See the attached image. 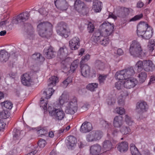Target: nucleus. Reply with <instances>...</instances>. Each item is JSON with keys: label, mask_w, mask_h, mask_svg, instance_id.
Masks as SVG:
<instances>
[{"label": "nucleus", "mask_w": 155, "mask_h": 155, "mask_svg": "<svg viewBox=\"0 0 155 155\" xmlns=\"http://www.w3.org/2000/svg\"><path fill=\"white\" fill-rule=\"evenodd\" d=\"M108 36L104 35L99 43L101 44L104 45H106L108 44L110 40L109 38L107 37Z\"/></svg>", "instance_id": "45"}, {"label": "nucleus", "mask_w": 155, "mask_h": 155, "mask_svg": "<svg viewBox=\"0 0 155 155\" xmlns=\"http://www.w3.org/2000/svg\"><path fill=\"white\" fill-rule=\"evenodd\" d=\"M46 142L45 140L42 139H40L38 143V146L41 148L44 147L46 144Z\"/></svg>", "instance_id": "54"}, {"label": "nucleus", "mask_w": 155, "mask_h": 155, "mask_svg": "<svg viewBox=\"0 0 155 155\" xmlns=\"http://www.w3.org/2000/svg\"><path fill=\"white\" fill-rule=\"evenodd\" d=\"M149 26L148 24L144 22H141L137 26V33L138 35L141 36L147 30Z\"/></svg>", "instance_id": "14"}, {"label": "nucleus", "mask_w": 155, "mask_h": 155, "mask_svg": "<svg viewBox=\"0 0 155 155\" xmlns=\"http://www.w3.org/2000/svg\"><path fill=\"white\" fill-rule=\"evenodd\" d=\"M2 106H4L6 109H11L12 107V104L10 101H6L1 103Z\"/></svg>", "instance_id": "43"}, {"label": "nucleus", "mask_w": 155, "mask_h": 155, "mask_svg": "<svg viewBox=\"0 0 155 155\" xmlns=\"http://www.w3.org/2000/svg\"><path fill=\"white\" fill-rule=\"evenodd\" d=\"M117 148L118 150L121 153H124L128 150V145L127 142H122L117 144Z\"/></svg>", "instance_id": "26"}, {"label": "nucleus", "mask_w": 155, "mask_h": 155, "mask_svg": "<svg viewBox=\"0 0 155 155\" xmlns=\"http://www.w3.org/2000/svg\"><path fill=\"white\" fill-rule=\"evenodd\" d=\"M68 51L67 48L65 47L61 48L59 49L58 55L62 61H65L68 54Z\"/></svg>", "instance_id": "22"}, {"label": "nucleus", "mask_w": 155, "mask_h": 155, "mask_svg": "<svg viewBox=\"0 0 155 155\" xmlns=\"http://www.w3.org/2000/svg\"><path fill=\"white\" fill-rule=\"evenodd\" d=\"M136 111L139 114H142L146 112L148 108V105L145 102H138L137 104Z\"/></svg>", "instance_id": "16"}, {"label": "nucleus", "mask_w": 155, "mask_h": 155, "mask_svg": "<svg viewBox=\"0 0 155 155\" xmlns=\"http://www.w3.org/2000/svg\"><path fill=\"white\" fill-rule=\"evenodd\" d=\"M95 67L99 70H103L105 68L104 63L100 60H97L95 63Z\"/></svg>", "instance_id": "36"}, {"label": "nucleus", "mask_w": 155, "mask_h": 155, "mask_svg": "<svg viewBox=\"0 0 155 155\" xmlns=\"http://www.w3.org/2000/svg\"><path fill=\"white\" fill-rule=\"evenodd\" d=\"M124 81H119L115 83V86L117 89L119 90L124 87Z\"/></svg>", "instance_id": "51"}, {"label": "nucleus", "mask_w": 155, "mask_h": 155, "mask_svg": "<svg viewBox=\"0 0 155 155\" xmlns=\"http://www.w3.org/2000/svg\"><path fill=\"white\" fill-rule=\"evenodd\" d=\"M129 52L131 55L134 57L143 56L145 54L143 52L140 43L137 41H133L130 45Z\"/></svg>", "instance_id": "3"}, {"label": "nucleus", "mask_w": 155, "mask_h": 155, "mask_svg": "<svg viewBox=\"0 0 155 155\" xmlns=\"http://www.w3.org/2000/svg\"><path fill=\"white\" fill-rule=\"evenodd\" d=\"M124 81V87L127 89H130L134 87L137 84V81L135 78L130 77L125 79Z\"/></svg>", "instance_id": "12"}, {"label": "nucleus", "mask_w": 155, "mask_h": 155, "mask_svg": "<svg viewBox=\"0 0 155 155\" xmlns=\"http://www.w3.org/2000/svg\"><path fill=\"white\" fill-rule=\"evenodd\" d=\"M32 58L34 60L39 62H43L45 60V58L43 57L39 53H35L32 56Z\"/></svg>", "instance_id": "33"}, {"label": "nucleus", "mask_w": 155, "mask_h": 155, "mask_svg": "<svg viewBox=\"0 0 155 155\" xmlns=\"http://www.w3.org/2000/svg\"><path fill=\"white\" fill-rule=\"evenodd\" d=\"M92 128V125L90 123L85 122L81 126L80 130L82 133H86L90 131Z\"/></svg>", "instance_id": "21"}, {"label": "nucleus", "mask_w": 155, "mask_h": 155, "mask_svg": "<svg viewBox=\"0 0 155 155\" xmlns=\"http://www.w3.org/2000/svg\"><path fill=\"white\" fill-rule=\"evenodd\" d=\"M75 10L79 13L83 14L86 13L87 8L84 3L81 0H76L74 4Z\"/></svg>", "instance_id": "10"}, {"label": "nucleus", "mask_w": 155, "mask_h": 155, "mask_svg": "<svg viewBox=\"0 0 155 155\" xmlns=\"http://www.w3.org/2000/svg\"><path fill=\"white\" fill-rule=\"evenodd\" d=\"M9 54L5 50H2L0 52V61L6 62L8 59Z\"/></svg>", "instance_id": "31"}, {"label": "nucleus", "mask_w": 155, "mask_h": 155, "mask_svg": "<svg viewBox=\"0 0 155 155\" xmlns=\"http://www.w3.org/2000/svg\"><path fill=\"white\" fill-rule=\"evenodd\" d=\"M113 144L109 140L104 141L103 144L102 150L104 152L110 150L113 147Z\"/></svg>", "instance_id": "28"}, {"label": "nucleus", "mask_w": 155, "mask_h": 155, "mask_svg": "<svg viewBox=\"0 0 155 155\" xmlns=\"http://www.w3.org/2000/svg\"><path fill=\"white\" fill-rule=\"evenodd\" d=\"M128 94L126 91L122 92L118 98V103L120 105H123L124 104V97L127 96Z\"/></svg>", "instance_id": "35"}, {"label": "nucleus", "mask_w": 155, "mask_h": 155, "mask_svg": "<svg viewBox=\"0 0 155 155\" xmlns=\"http://www.w3.org/2000/svg\"><path fill=\"white\" fill-rule=\"evenodd\" d=\"M52 114V116L55 120H60L64 119L65 116L64 111L61 108H56Z\"/></svg>", "instance_id": "13"}, {"label": "nucleus", "mask_w": 155, "mask_h": 155, "mask_svg": "<svg viewBox=\"0 0 155 155\" xmlns=\"http://www.w3.org/2000/svg\"><path fill=\"white\" fill-rule=\"evenodd\" d=\"M52 25L47 22H41L37 26V30L41 37H45L51 34Z\"/></svg>", "instance_id": "2"}, {"label": "nucleus", "mask_w": 155, "mask_h": 155, "mask_svg": "<svg viewBox=\"0 0 155 155\" xmlns=\"http://www.w3.org/2000/svg\"><path fill=\"white\" fill-rule=\"evenodd\" d=\"M135 68L138 72L143 69L146 71H152L154 70L155 66L150 60L139 61L135 65Z\"/></svg>", "instance_id": "1"}, {"label": "nucleus", "mask_w": 155, "mask_h": 155, "mask_svg": "<svg viewBox=\"0 0 155 155\" xmlns=\"http://www.w3.org/2000/svg\"><path fill=\"white\" fill-rule=\"evenodd\" d=\"M104 36V35L103 34L101 31V30H98L95 31L92 36L91 39L95 43H99Z\"/></svg>", "instance_id": "18"}, {"label": "nucleus", "mask_w": 155, "mask_h": 155, "mask_svg": "<svg viewBox=\"0 0 155 155\" xmlns=\"http://www.w3.org/2000/svg\"><path fill=\"white\" fill-rule=\"evenodd\" d=\"M49 88L46 91H44L41 98L40 101L41 102V106L43 107V109L45 110H47V101L46 100V102L44 103V101H45V99H47L50 98L54 91L52 87H49Z\"/></svg>", "instance_id": "8"}, {"label": "nucleus", "mask_w": 155, "mask_h": 155, "mask_svg": "<svg viewBox=\"0 0 155 155\" xmlns=\"http://www.w3.org/2000/svg\"><path fill=\"white\" fill-rule=\"evenodd\" d=\"M21 131L17 129H15L13 131V137L15 140H18L20 138V133Z\"/></svg>", "instance_id": "39"}, {"label": "nucleus", "mask_w": 155, "mask_h": 155, "mask_svg": "<svg viewBox=\"0 0 155 155\" xmlns=\"http://www.w3.org/2000/svg\"><path fill=\"white\" fill-rule=\"evenodd\" d=\"M98 86V84L96 83H91L88 84L87 86V88L91 91H94Z\"/></svg>", "instance_id": "40"}, {"label": "nucleus", "mask_w": 155, "mask_h": 155, "mask_svg": "<svg viewBox=\"0 0 155 155\" xmlns=\"http://www.w3.org/2000/svg\"><path fill=\"white\" fill-rule=\"evenodd\" d=\"M56 31L59 35L65 38L68 37L69 34L67 24L63 22H60L57 24Z\"/></svg>", "instance_id": "7"}, {"label": "nucleus", "mask_w": 155, "mask_h": 155, "mask_svg": "<svg viewBox=\"0 0 155 155\" xmlns=\"http://www.w3.org/2000/svg\"><path fill=\"white\" fill-rule=\"evenodd\" d=\"M58 82V78L55 76H52L49 78L48 81V85L49 87H53L55 85L56 83Z\"/></svg>", "instance_id": "32"}, {"label": "nucleus", "mask_w": 155, "mask_h": 155, "mask_svg": "<svg viewBox=\"0 0 155 155\" xmlns=\"http://www.w3.org/2000/svg\"><path fill=\"white\" fill-rule=\"evenodd\" d=\"M153 31L151 27H149L147 28V30L143 33L142 35L141 36L142 38L146 39H148L152 36Z\"/></svg>", "instance_id": "29"}, {"label": "nucleus", "mask_w": 155, "mask_h": 155, "mask_svg": "<svg viewBox=\"0 0 155 155\" xmlns=\"http://www.w3.org/2000/svg\"><path fill=\"white\" fill-rule=\"evenodd\" d=\"M130 150L132 155H134L137 153H140L137 149L134 144H131L130 145Z\"/></svg>", "instance_id": "46"}, {"label": "nucleus", "mask_w": 155, "mask_h": 155, "mask_svg": "<svg viewBox=\"0 0 155 155\" xmlns=\"http://www.w3.org/2000/svg\"><path fill=\"white\" fill-rule=\"evenodd\" d=\"M68 4L65 0L63 2L62 4L61 5L59 8L61 10H66L68 8Z\"/></svg>", "instance_id": "49"}, {"label": "nucleus", "mask_w": 155, "mask_h": 155, "mask_svg": "<svg viewBox=\"0 0 155 155\" xmlns=\"http://www.w3.org/2000/svg\"><path fill=\"white\" fill-rule=\"evenodd\" d=\"M101 147L99 145L96 144L90 147V152L93 155H97L101 153Z\"/></svg>", "instance_id": "19"}, {"label": "nucleus", "mask_w": 155, "mask_h": 155, "mask_svg": "<svg viewBox=\"0 0 155 155\" xmlns=\"http://www.w3.org/2000/svg\"><path fill=\"white\" fill-rule=\"evenodd\" d=\"M37 132L38 134V136L41 137L42 136L45 135L47 133V131L46 129L42 128L38 130Z\"/></svg>", "instance_id": "50"}, {"label": "nucleus", "mask_w": 155, "mask_h": 155, "mask_svg": "<svg viewBox=\"0 0 155 155\" xmlns=\"http://www.w3.org/2000/svg\"><path fill=\"white\" fill-rule=\"evenodd\" d=\"M29 12H30L26 11L18 15L16 19L13 20V22L17 24L19 22L26 21L30 17Z\"/></svg>", "instance_id": "11"}, {"label": "nucleus", "mask_w": 155, "mask_h": 155, "mask_svg": "<svg viewBox=\"0 0 155 155\" xmlns=\"http://www.w3.org/2000/svg\"><path fill=\"white\" fill-rule=\"evenodd\" d=\"M65 0H55L54 1L55 5L57 8H59L63 2Z\"/></svg>", "instance_id": "56"}, {"label": "nucleus", "mask_w": 155, "mask_h": 155, "mask_svg": "<svg viewBox=\"0 0 155 155\" xmlns=\"http://www.w3.org/2000/svg\"><path fill=\"white\" fill-rule=\"evenodd\" d=\"M69 46L71 50L78 49L80 46L79 39L77 37L73 38L69 41Z\"/></svg>", "instance_id": "15"}, {"label": "nucleus", "mask_w": 155, "mask_h": 155, "mask_svg": "<svg viewBox=\"0 0 155 155\" xmlns=\"http://www.w3.org/2000/svg\"><path fill=\"white\" fill-rule=\"evenodd\" d=\"M77 102L76 98L66 102L65 104V111L68 114H73L77 111Z\"/></svg>", "instance_id": "5"}, {"label": "nucleus", "mask_w": 155, "mask_h": 155, "mask_svg": "<svg viewBox=\"0 0 155 155\" xmlns=\"http://www.w3.org/2000/svg\"><path fill=\"white\" fill-rule=\"evenodd\" d=\"M115 111L117 114L120 115H122L124 114L125 112L124 108L122 107L117 108L115 109Z\"/></svg>", "instance_id": "53"}, {"label": "nucleus", "mask_w": 155, "mask_h": 155, "mask_svg": "<svg viewBox=\"0 0 155 155\" xmlns=\"http://www.w3.org/2000/svg\"><path fill=\"white\" fill-rule=\"evenodd\" d=\"M135 72L132 67L117 71L115 74V77L116 79L122 80L126 79L133 75Z\"/></svg>", "instance_id": "4"}, {"label": "nucleus", "mask_w": 155, "mask_h": 155, "mask_svg": "<svg viewBox=\"0 0 155 155\" xmlns=\"http://www.w3.org/2000/svg\"><path fill=\"white\" fill-rule=\"evenodd\" d=\"M90 58V55L88 54H87L85 56L82 57L81 62L82 63L86 62Z\"/></svg>", "instance_id": "59"}, {"label": "nucleus", "mask_w": 155, "mask_h": 155, "mask_svg": "<svg viewBox=\"0 0 155 155\" xmlns=\"http://www.w3.org/2000/svg\"><path fill=\"white\" fill-rule=\"evenodd\" d=\"M102 135V133L100 131H92L86 135V140L88 142L96 141L101 139Z\"/></svg>", "instance_id": "9"}, {"label": "nucleus", "mask_w": 155, "mask_h": 155, "mask_svg": "<svg viewBox=\"0 0 155 155\" xmlns=\"http://www.w3.org/2000/svg\"><path fill=\"white\" fill-rule=\"evenodd\" d=\"M155 82V77L154 76H151L150 79V81L148 83V84H150L153 83Z\"/></svg>", "instance_id": "62"}, {"label": "nucleus", "mask_w": 155, "mask_h": 155, "mask_svg": "<svg viewBox=\"0 0 155 155\" xmlns=\"http://www.w3.org/2000/svg\"><path fill=\"white\" fill-rule=\"evenodd\" d=\"M93 9L95 12H101L102 9V2L97 0H94L93 3Z\"/></svg>", "instance_id": "27"}, {"label": "nucleus", "mask_w": 155, "mask_h": 155, "mask_svg": "<svg viewBox=\"0 0 155 155\" xmlns=\"http://www.w3.org/2000/svg\"><path fill=\"white\" fill-rule=\"evenodd\" d=\"M107 102L108 105H111L113 104L115 102V101L114 99L111 98L107 100Z\"/></svg>", "instance_id": "63"}, {"label": "nucleus", "mask_w": 155, "mask_h": 155, "mask_svg": "<svg viewBox=\"0 0 155 155\" xmlns=\"http://www.w3.org/2000/svg\"><path fill=\"white\" fill-rule=\"evenodd\" d=\"M155 41L153 40H150L149 41L148 46L150 50L151 51H152L154 49V47L155 45Z\"/></svg>", "instance_id": "48"}, {"label": "nucleus", "mask_w": 155, "mask_h": 155, "mask_svg": "<svg viewBox=\"0 0 155 155\" xmlns=\"http://www.w3.org/2000/svg\"><path fill=\"white\" fill-rule=\"evenodd\" d=\"M114 25L108 21L104 22L100 26V29L105 36H109L113 32Z\"/></svg>", "instance_id": "6"}, {"label": "nucleus", "mask_w": 155, "mask_h": 155, "mask_svg": "<svg viewBox=\"0 0 155 155\" xmlns=\"http://www.w3.org/2000/svg\"><path fill=\"white\" fill-rule=\"evenodd\" d=\"M123 121L122 117L120 116H116L114 119L113 125L116 128H120L123 125Z\"/></svg>", "instance_id": "25"}, {"label": "nucleus", "mask_w": 155, "mask_h": 155, "mask_svg": "<svg viewBox=\"0 0 155 155\" xmlns=\"http://www.w3.org/2000/svg\"><path fill=\"white\" fill-rule=\"evenodd\" d=\"M147 76L146 73L144 71L140 73L138 76L139 81L140 83H143L145 81Z\"/></svg>", "instance_id": "38"}, {"label": "nucleus", "mask_w": 155, "mask_h": 155, "mask_svg": "<svg viewBox=\"0 0 155 155\" xmlns=\"http://www.w3.org/2000/svg\"><path fill=\"white\" fill-rule=\"evenodd\" d=\"M21 80L22 83L27 86L30 85L32 82L30 76L27 73H25L21 76Z\"/></svg>", "instance_id": "17"}, {"label": "nucleus", "mask_w": 155, "mask_h": 155, "mask_svg": "<svg viewBox=\"0 0 155 155\" xmlns=\"http://www.w3.org/2000/svg\"><path fill=\"white\" fill-rule=\"evenodd\" d=\"M78 63L77 61H74L71 64L70 67V72H74L78 67Z\"/></svg>", "instance_id": "44"}, {"label": "nucleus", "mask_w": 155, "mask_h": 155, "mask_svg": "<svg viewBox=\"0 0 155 155\" xmlns=\"http://www.w3.org/2000/svg\"><path fill=\"white\" fill-rule=\"evenodd\" d=\"M101 123L103 124V126L106 128L108 129L107 130V135H110V128L112 127L111 124L110 123L105 120H102L101 121Z\"/></svg>", "instance_id": "37"}, {"label": "nucleus", "mask_w": 155, "mask_h": 155, "mask_svg": "<svg viewBox=\"0 0 155 155\" xmlns=\"http://www.w3.org/2000/svg\"><path fill=\"white\" fill-rule=\"evenodd\" d=\"M129 12V9L128 8L119 7L117 15L119 17L124 18L128 15Z\"/></svg>", "instance_id": "20"}, {"label": "nucleus", "mask_w": 155, "mask_h": 155, "mask_svg": "<svg viewBox=\"0 0 155 155\" xmlns=\"http://www.w3.org/2000/svg\"><path fill=\"white\" fill-rule=\"evenodd\" d=\"M10 113L7 110H3L0 113V117L3 119H6L10 116Z\"/></svg>", "instance_id": "42"}, {"label": "nucleus", "mask_w": 155, "mask_h": 155, "mask_svg": "<svg viewBox=\"0 0 155 155\" xmlns=\"http://www.w3.org/2000/svg\"><path fill=\"white\" fill-rule=\"evenodd\" d=\"M67 101L65 100L64 95L62 94L61 96L60 97L59 99V102L60 104L61 105H64L65 107V104Z\"/></svg>", "instance_id": "52"}, {"label": "nucleus", "mask_w": 155, "mask_h": 155, "mask_svg": "<svg viewBox=\"0 0 155 155\" xmlns=\"http://www.w3.org/2000/svg\"><path fill=\"white\" fill-rule=\"evenodd\" d=\"M68 141L67 143V146L69 149H70L75 145L77 141L76 139L73 136L68 137Z\"/></svg>", "instance_id": "30"}, {"label": "nucleus", "mask_w": 155, "mask_h": 155, "mask_svg": "<svg viewBox=\"0 0 155 155\" xmlns=\"http://www.w3.org/2000/svg\"><path fill=\"white\" fill-rule=\"evenodd\" d=\"M25 26V29L27 30L28 35L31 37L29 38L30 39L32 38L34 36V31L32 26L30 24H26Z\"/></svg>", "instance_id": "34"}, {"label": "nucleus", "mask_w": 155, "mask_h": 155, "mask_svg": "<svg viewBox=\"0 0 155 155\" xmlns=\"http://www.w3.org/2000/svg\"><path fill=\"white\" fill-rule=\"evenodd\" d=\"M143 17L142 14L139 15H137L134 16V17L131 18L130 20V21H135L140 19Z\"/></svg>", "instance_id": "57"}, {"label": "nucleus", "mask_w": 155, "mask_h": 155, "mask_svg": "<svg viewBox=\"0 0 155 155\" xmlns=\"http://www.w3.org/2000/svg\"><path fill=\"white\" fill-rule=\"evenodd\" d=\"M44 53L46 55V57L48 59L53 58L55 56V52L51 46L48 49L45 48Z\"/></svg>", "instance_id": "24"}, {"label": "nucleus", "mask_w": 155, "mask_h": 155, "mask_svg": "<svg viewBox=\"0 0 155 155\" xmlns=\"http://www.w3.org/2000/svg\"><path fill=\"white\" fill-rule=\"evenodd\" d=\"M120 131L122 134L126 135L130 133V129L129 127L123 125L121 127Z\"/></svg>", "instance_id": "41"}, {"label": "nucleus", "mask_w": 155, "mask_h": 155, "mask_svg": "<svg viewBox=\"0 0 155 155\" xmlns=\"http://www.w3.org/2000/svg\"><path fill=\"white\" fill-rule=\"evenodd\" d=\"M56 109V108H52V107L51 106H49L48 108V110L49 112V114L52 116V113Z\"/></svg>", "instance_id": "61"}, {"label": "nucleus", "mask_w": 155, "mask_h": 155, "mask_svg": "<svg viewBox=\"0 0 155 155\" xmlns=\"http://www.w3.org/2000/svg\"><path fill=\"white\" fill-rule=\"evenodd\" d=\"M118 133V130L117 129L114 128L113 130L110 132L111 134H112L113 136H116Z\"/></svg>", "instance_id": "60"}, {"label": "nucleus", "mask_w": 155, "mask_h": 155, "mask_svg": "<svg viewBox=\"0 0 155 155\" xmlns=\"http://www.w3.org/2000/svg\"><path fill=\"white\" fill-rule=\"evenodd\" d=\"M82 75L84 77H88L89 76L90 67L87 64H81V66Z\"/></svg>", "instance_id": "23"}, {"label": "nucleus", "mask_w": 155, "mask_h": 155, "mask_svg": "<svg viewBox=\"0 0 155 155\" xmlns=\"http://www.w3.org/2000/svg\"><path fill=\"white\" fill-rule=\"evenodd\" d=\"M94 25L91 23H89L88 25V30L89 32L92 33L94 31Z\"/></svg>", "instance_id": "58"}, {"label": "nucleus", "mask_w": 155, "mask_h": 155, "mask_svg": "<svg viewBox=\"0 0 155 155\" xmlns=\"http://www.w3.org/2000/svg\"><path fill=\"white\" fill-rule=\"evenodd\" d=\"M78 144L80 148H83L85 146V145L83 143V142L81 141H79L78 142Z\"/></svg>", "instance_id": "64"}, {"label": "nucleus", "mask_w": 155, "mask_h": 155, "mask_svg": "<svg viewBox=\"0 0 155 155\" xmlns=\"http://www.w3.org/2000/svg\"><path fill=\"white\" fill-rule=\"evenodd\" d=\"M125 120L126 124L129 126L132 125L134 123L133 120L131 117L127 115L125 116Z\"/></svg>", "instance_id": "47"}, {"label": "nucleus", "mask_w": 155, "mask_h": 155, "mask_svg": "<svg viewBox=\"0 0 155 155\" xmlns=\"http://www.w3.org/2000/svg\"><path fill=\"white\" fill-rule=\"evenodd\" d=\"M106 78L107 76L106 75H100L99 76L98 79L100 84H102L104 83Z\"/></svg>", "instance_id": "55"}]
</instances>
